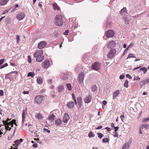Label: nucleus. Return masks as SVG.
I'll return each mask as SVG.
<instances>
[{"label": "nucleus", "mask_w": 149, "mask_h": 149, "mask_svg": "<svg viewBox=\"0 0 149 149\" xmlns=\"http://www.w3.org/2000/svg\"><path fill=\"white\" fill-rule=\"evenodd\" d=\"M127 146V145L125 143L123 146L122 149H125Z\"/></svg>", "instance_id": "nucleus-52"}, {"label": "nucleus", "mask_w": 149, "mask_h": 149, "mask_svg": "<svg viewBox=\"0 0 149 149\" xmlns=\"http://www.w3.org/2000/svg\"><path fill=\"white\" fill-rule=\"evenodd\" d=\"M55 118V116L53 114L49 116H48V120L51 122H53Z\"/></svg>", "instance_id": "nucleus-17"}, {"label": "nucleus", "mask_w": 149, "mask_h": 149, "mask_svg": "<svg viewBox=\"0 0 149 149\" xmlns=\"http://www.w3.org/2000/svg\"><path fill=\"white\" fill-rule=\"evenodd\" d=\"M34 76V73L31 72H29L27 75L28 77L31 76L32 77H33Z\"/></svg>", "instance_id": "nucleus-33"}, {"label": "nucleus", "mask_w": 149, "mask_h": 149, "mask_svg": "<svg viewBox=\"0 0 149 149\" xmlns=\"http://www.w3.org/2000/svg\"><path fill=\"white\" fill-rule=\"evenodd\" d=\"M139 85L141 88H142V87L145 84L144 83V82L142 80L139 83Z\"/></svg>", "instance_id": "nucleus-36"}, {"label": "nucleus", "mask_w": 149, "mask_h": 149, "mask_svg": "<svg viewBox=\"0 0 149 149\" xmlns=\"http://www.w3.org/2000/svg\"><path fill=\"white\" fill-rule=\"evenodd\" d=\"M9 0H0V5L4 6L6 5Z\"/></svg>", "instance_id": "nucleus-19"}, {"label": "nucleus", "mask_w": 149, "mask_h": 149, "mask_svg": "<svg viewBox=\"0 0 149 149\" xmlns=\"http://www.w3.org/2000/svg\"><path fill=\"white\" fill-rule=\"evenodd\" d=\"M149 120V116L147 118H144L143 119L142 122L143 123L146 122Z\"/></svg>", "instance_id": "nucleus-34"}, {"label": "nucleus", "mask_w": 149, "mask_h": 149, "mask_svg": "<svg viewBox=\"0 0 149 149\" xmlns=\"http://www.w3.org/2000/svg\"><path fill=\"white\" fill-rule=\"evenodd\" d=\"M47 82L49 84H50L52 83V80L51 79H49L47 80Z\"/></svg>", "instance_id": "nucleus-64"}, {"label": "nucleus", "mask_w": 149, "mask_h": 149, "mask_svg": "<svg viewBox=\"0 0 149 149\" xmlns=\"http://www.w3.org/2000/svg\"><path fill=\"white\" fill-rule=\"evenodd\" d=\"M142 126L146 129H147L149 127V125L148 124L145 123L143 124Z\"/></svg>", "instance_id": "nucleus-37"}, {"label": "nucleus", "mask_w": 149, "mask_h": 149, "mask_svg": "<svg viewBox=\"0 0 149 149\" xmlns=\"http://www.w3.org/2000/svg\"><path fill=\"white\" fill-rule=\"evenodd\" d=\"M115 45V42L113 41H111L108 44V47L109 48H111L114 47Z\"/></svg>", "instance_id": "nucleus-18"}, {"label": "nucleus", "mask_w": 149, "mask_h": 149, "mask_svg": "<svg viewBox=\"0 0 149 149\" xmlns=\"http://www.w3.org/2000/svg\"><path fill=\"white\" fill-rule=\"evenodd\" d=\"M25 17V14L24 13H21L17 15V17L19 20H21L23 19Z\"/></svg>", "instance_id": "nucleus-10"}, {"label": "nucleus", "mask_w": 149, "mask_h": 149, "mask_svg": "<svg viewBox=\"0 0 149 149\" xmlns=\"http://www.w3.org/2000/svg\"><path fill=\"white\" fill-rule=\"evenodd\" d=\"M66 85L68 90L69 91H71L72 90V86L70 84H66Z\"/></svg>", "instance_id": "nucleus-27"}, {"label": "nucleus", "mask_w": 149, "mask_h": 149, "mask_svg": "<svg viewBox=\"0 0 149 149\" xmlns=\"http://www.w3.org/2000/svg\"><path fill=\"white\" fill-rule=\"evenodd\" d=\"M43 53V52L42 50H39L36 51L34 54V56L35 57H38L42 56Z\"/></svg>", "instance_id": "nucleus-9"}, {"label": "nucleus", "mask_w": 149, "mask_h": 149, "mask_svg": "<svg viewBox=\"0 0 149 149\" xmlns=\"http://www.w3.org/2000/svg\"><path fill=\"white\" fill-rule=\"evenodd\" d=\"M139 70L143 71L144 74H145L147 71V69L145 67L141 68Z\"/></svg>", "instance_id": "nucleus-28"}, {"label": "nucleus", "mask_w": 149, "mask_h": 149, "mask_svg": "<svg viewBox=\"0 0 149 149\" xmlns=\"http://www.w3.org/2000/svg\"><path fill=\"white\" fill-rule=\"evenodd\" d=\"M37 82L40 84H41L43 82V79L42 78L40 77H38L37 79Z\"/></svg>", "instance_id": "nucleus-20"}, {"label": "nucleus", "mask_w": 149, "mask_h": 149, "mask_svg": "<svg viewBox=\"0 0 149 149\" xmlns=\"http://www.w3.org/2000/svg\"><path fill=\"white\" fill-rule=\"evenodd\" d=\"M145 79L146 80L147 83H149V77L147 78H146Z\"/></svg>", "instance_id": "nucleus-54"}, {"label": "nucleus", "mask_w": 149, "mask_h": 149, "mask_svg": "<svg viewBox=\"0 0 149 149\" xmlns=\"http://www.w3.org/2000/svg\"><path fill=\"white\" fill-rule=\"evenodd\" d=\"M16 38L17 40V43H19V41H20V38H19V36L18 35H17L16 36Z\"/></svg>", "instance_id": "nucleus-46"}, {"label": "nucleus", "mask_w": 149, "mask_h": 149, "mask_svg": "<svg viewBox=\"0 0 149 149\" xmlns=\"http://www.w3.org/2000/svg\"><path fill=\"white\" fill-rule=\"evenodd\" d=\"M36 61L40 62L42 61L44 58V57L43 56H41L38 57H36Z\"/></svg>", "instance_id": "nucleus-23"}, {"label": "nucleus", "mask_w": 149, "mask_h": 149, "mask_svg": "<svg viewBox=\"0 0 149 149\" xmlns=\"http://www.w3.org/2000/svg\"><path fill=\"white\" fill-rule=\"evenodd\" d=\"M72 96L76 105L77 104V102L76 101V99L75 98L74 95L73 93H72Z\"/></svg>", "instance_id": "nucleus-32"}, {"label": "nucleus", "mask_w": 149, "mask_h": 149, "mask_svg": "<svg viewBox=\"0 0 149 149\" xmlns=\"http://www.w3.org/2000/svg\"><path fill=\"white\" fill-rule=\"evenodd\" d=\"M50 65L49 61L46 60L44 61L42 64V67L44 69H46L48 68Z\"/></svg>", "instance_id": "nucleus-6"}, {"label": "nucleus", "mask_w": 149, "mask_h": 149, "mask_svg": "<svg viewBox=\"0 0 149 149\" xmlns=\"http://www.w3.org/2000/svg\"><path fill=\"white\" fill-rule=\"evenodd\" d=\"M77 100L78 103H79L82 102L81 98L80 97H77Z\"/></svg>", "instance_id": "nucleus-39"}, {"label": "nucleus", "mask_w": 149, "mask_h": 149, "mask_svg": "<svg viewBox=\"0 0 149 149\" xmlns=\"http://www.w3.org/2000/svg\"><path fill=\"white\" fill-rule=\"evenodd\" d=\"M102 127V125H100L98 126L96 128V129H101Z\"/></svg>", "instance_id": "nucleus-59"}, {"label": "nucleus", "mask_w": 149, "mask_h": 149, "mask_svg": "<svg viewBox=\"0 0 149 149\" xmlns=\"http://www.w3.org/2000/svg\"><path fill=\"white\" fill-rule=\"evenodd\" d=\"M97 134L98 135V137L100 139H101L103 136V134L100 133H97Z\"/></svg>", "instance_id": "nucleus-40"}, {"label": "nucleus", "mask_w": 149, "mask_h": 149, "mask_svg": "<svg viewBox=\"0 0 149 149\" xmlns=\"http://www.w3.org/2000/svg\"><path fill=\"white\" fill-rule=\"evenodd\" d=\"M100 65L99 63L95 62L93 63L92 66L91 68L95 70H98L100 68Z\"/></svg>", "instance_id": "nucleus-2"}, {"label": "nucleus", "mask_w": 149, "mask_h": 149, "mask_svg": "<svg viewBox=\"0 0 149 149\" xmlns=\"http://www.w3.org/2000/svg\"><path fill=\"white\" fill-rule=\"evenodd\" d=\"M131 57H133L135 58L136 57L133 56V54H130L128 56V57L127 58V59L128 58H130Z\"/></svg>", "instance_id": "nucleus-44"}, {"label": "nucleus", "mask_w": 149, "mask_h": 149, "mask_svg": "<svg viewBox=\"0 0 149 149\" xmlns=\"http://www.w3.org/2000/svg\"><path fill=\"white\" fill-rule=\"evenodd\" d=\"M120 91L119 90H117L114 91L113 93V99L119 94Z\"/></svg>", "instance_id": "nucleus-15"}, {"label": "nucleus", "mask_w": 149, "mask_h": 149, "mask_svg": "<svg viewBox=\"0 0 149 149\" xmlns=\"http://www.w3.org/2000/svg\"><path fill=\"white\" fill-rule=\"evenodd\" d=\"M67 106L69 109H72L74 106V104L73 102L72 101H70L67 104Z\"/></svg>", "instance_id": "nucleus-13"}, {"label": "nucleus", "mask_w": 149, "mask_h": 149, "mask_svg": "<svg viewBox=\"0 0 149 149\" xmlns=\"http://www.w3.org/2000/svg\"><path fill=\"white\" fill-rule=\"evenodd\" d=\"M140 79V78L138 76H137L136 77H134L133 79V81H136V80H139Z\"/></svg>", "instance_id": "nucleus-41"}, {"label": "nucleus", "mask_w": 149, "mask_h": 149, "mask_svg": "<svg viewBox=\"0 0 149 149\" xmlns=\"http://www.w3.org/2000/svg\"><path fill=\"white\" fill-rule=\"evenodd\" d=\"M91 100V95L87 96L84 99V101L85 103H88L90 102Z\"/></svg>", "instance_id": "nucleus-12"}, {"label": "nucleus", "mask_w": 149, "mask_h": 149, "mask_svg": "<svg viewBox=\"0 0 149 149\" xmlns=\"http://www.w3.org/2000/svg\"><path fill=\"white\" fill-rule=\"evenodd\" d=\"M128 81L127 80H126L124 84V86L127 88L129 87L128 85Z\"/></svg>", "instance_id": "nucleus-30"}, {"label": "nucleus", "mask_w": 149, "mask_h": 149, "mask_svg": "<svg viewBox=\"0 0 149 149\" xmlns=\"http://www.w3.org/2000/svg\"><path fill=\"white\" fill-rule=\"evenodd\" d=\"M26 111L24 110L22 114V118H25Z\"/></svg>", "instance_id": "nucleus-38"}, {"label": "nucleus", "mask_w": 149, "mask_h": 149, "mask_svg": "<svg viewBox=\"0 0 149 149\" xmlns=\"http://www.w3.org/2000/svg\"><path fill=\"white\" fill-rule=\"evenodd\" d=\"M125 75H121L120 76L119 78L120 79H123L125 77Z\"/></svg>", "instance_id": "nucleus-49"}, {"label": "nucleus", "mask_w": 149, "mask_h": 149, "mask_svg": "<svg viewBox=\"0 0 149 149\" xmlns=\"http://www.w3.org/2000/svg\"><path fill=\"white\" fill-rule=\"evenodd\" d=\"M52 6L54 10H59L60 8L56 3H53Z\"/></svg>", "instance_id": "nucleus-22"}, {"label": "nucleus", "mask_w": 149, "mask_h": 149, "mask_svg": "<svg viewBox=\"0 0 149 149\" xmlns=\"http://www.w3.org/2000/svg\"><path fill=\"white\" fill-rule=\"evenodd\" d=\"M88 136L91 138V137H94L95 136V134L92 132H90L88 134Z\"/></svg>", "instance_id": "nucleus-31"}, {"label": "nucleus", "mask_w": 149, "mask_h": 149, "mask_svg": "<svg viewBox=\"0 0 149 149\" xmlns=\"http://www.w3.org/2000/svg\"><path fill=\"white\" fill-rule=\"evenodd\" d=\"M3 95V92L2 90H0V95L2 96Z\"/></svg>", "instance_id": "nucleus-53"}, {"label": "nucleus", "mask_w": 149, "mask_h": 149, "mask_svg": "<svg viewBox=\"0 0 149 149\" xmlns=\"http://www.w3.org/2000/svg\"><path fill=\"white\" fill-rule=\"evenodd\" d=\"M36 118L38 120H42L43 118L42 114L40 113H38L35 115Z\"/></svg>", "instance_id": "nucleus-14"}, {"label": "nucleus", "mask_w": 149, "mask_h": 149, "mask_svg": "<svg viewBox=\"0 0 149 149\" xmlns=\"http://www.w3.org/2000/svg\"><path fill=\"white\" fill-rule=\"evenodd\" d=\"M43 130L44 131H46L48 133H49L50 132V131L46 128H44Z\"/></svg>", "instance_id": "nucleus-51"}, {"label": "nucleus", "mask_w": 149, "mask_h": 149, "mask_svg": "<svg viewBox=\"0 0 149 149\" xmlns=\"http://www.w3.org/2000/svg\"><path fill=\"white\" fill-rule=\"evenodd\" d=\"M63 17L62 15H58L56 16L55 18V24L56 25L61 26L63 25Z\"/></svg>", "instance_id": "nucleus-1"}, {"label": "nucleus", "mask_w": 149, "mask_h": 149, "mask_svg": "<svg viewBox=\"0 0 149 149\" xmlns=\"http://www.w3.org/2000/svg\"><path fill=\"white\" fill-rule=\"evenodd\" d=\"M126 76L127 78L129 79H131L132 78V77H131V76L129 74H126Z\"/></svg>", "instance_id": "nucleus-48"}, {"label": "nucleus", "mask_w": 149, "mask_h": 149, "mask_svg": "<svg viewBox=\"0 0 149 149\" xmlns=\"http://www.w3.org/2000/svg\"><path fill=\"white\" fill-rule=\"evenodd\" d=\"M114 131L115 132H116L117 130L118 129L119 127H114Z\"/></svg>", "instance_id": "nucleus-55"}, {"label": "nucleus", "mask_w": 149, "mask_h": 149, "mask_svg": "<svg viewBox=\"0 0 149 149\" xmlns=\"http://www.w3.org/2000/svg\"><path fill=\"white\" fill-rule=\"evenodd\" d=\"M102 104L104 105H105L107 103V102L105 100L103 101L102 102Z\"/></svg>", "instance_id": "nucleus-61"}, {"label": "nucleus", "mask_w": 149, "mask_h": 149, "mask_svg": "<svg viewBox=\"0 0 149 149\" xmlns=\"http://www.w3.org/2000/svg\"><path fill=\"white\" fill-rule=\"evenodd\" d=\"M57 89L58 92L59 93H61L64 91V87L63 85H60L58 86Z\"/></svg>", "instance_id": "nucleus-16"}, {"label": "nucleus", "mask_w": 149, "mask_h": 149, "mask_svg": "<svg viewBox=\"0 0 149 149\" xmlns=\"http://www.w3.org/2000/svg\"><path fill=\"white\" fill-rule=\"evenodd\" d=\"M109 141V139L107 138H104L103 139L102 142L103 143L107 142Z\"/></svg>", "instance_id": "nucleus-42"}, {"label": "nucleus", "mask_w": 149, "mask_h": 149, "mask_svg": "<svg viewBox=\"0 0 149 149\" xmlns=\"http://www.w3.org/2000/svg\"><path fill=\"white\" fill-rule=\"evenodd\" d=\"M116 50L115 49H113L110 50L107 54V57L109 58H113L115 55Z\"/></svg>", "instance_id": "nucleus-3"}, {"label": "nucleus", "mask_w": 149, "mask_h": 149, "mask_svg": "<svg viewBox=\"0 0 149 149\" xmlns=\"http://www.w3.org/2000/svg\"><path fill=\"white\" fill-rule=\"evenodd\" d=\"M28 61L29 63H31V56H28Z\"/></svg>", "instance_id": "nucleus-47"}, {"label": "nucleus", "mask_w": 149, "mask_h": 149, "mask_svg": "<svg viewBox=\"0 0 149 149\" xmlns=\"http://www.w3.org/2000/svg\"><path fill=\"white\" fill-rule=\"evenodd\" d=\"M8 64L7 63H6L5 64H4L3 65H2L1 66L0 68V69H2L6 66H8Z\"/></svg>", "instance_id": "nucleus-45"}, {"label": "nucleus", "mask_w": 149, "mask_h": 149, "mask_svg": "<svg viewBox=\"0 0 149 149\" xmlns=\"http://www.w3.org/2000/svg\"><path fill=\"white\" fill-rule=\"evenodd\" d=\"M23 139H20L19 140H16L15 142V144H14L13 145L16 146H17L20 144L23 141Z\"/></svg>", "instance_id": "nucleus-21"}, {"label": "nucleus", "mask_w": 149, "mask_h": 149, "mask_svg": "<svg viewBox=\"0 0 149 149\" xmlns=\"http://www.w3.org/2000/svg\"><path fill=\"white\" fill-rule=\"evenodd\" d=\"M43 96L42 95H38L35 98V102L38 104H40L42 103Z\"/></svg>", "instance_id": "nucleus-4"}, {"label": "nucleus", "mask_w": 149, "mask_h": 149, "mask_svg": "<svg viewBox=\"0 0 149 149\" xmlns=\"http://www.w3.org/2000/svg\"><path fill=\"white\" fill-rule=\"evenodd\" d=\"M133 45V43H131L130 45H129L128 46V47H127V48H128V49H129V48L130 47L132 46Z\"/></svg>", "instance_id": "nucleus-58"}, {"label": "nucleus", "mask_w": 149, "mask_h": 149, "mask_svg": "<svg viewBox=\"0 0 149 149\" xmlns=\"http://www.w3.org/2000/svg\"><path fill=\"white\" fill-rule=\"evenodd\" d=\"M8 11H9V10H5L2 13V14L4 15V14H6V13H8Z\"/></svg>", "instance_id": "nucleus-57"}, {"label": "nucleus", "mask_w": 149, "mask_h": 149, "mask_svg": "<svg viewBox=\"0 0 149 149\" xmlns=\"http://www.w3.org/2000/svg\"><path fill=\"white\" fill-rule=\"evenodd\" d=\"M13 60H10V63L11 65L13 66H15L16 65L15 63L14 62H13Z\"/></svg>", "instance_id": "nucleus-43"}, {"label": "nucleus", "mask_w": 149, "mask_h": 149, "mask_svg": "<svg viewBox=\"0 0 149 149\" xmlns=\"http://www.w3.org/2000/svg\"><path fill=\"white\" fill-rule=\"evenodd\" d=\"M127 10L125 8H124L120 11V13L122 15H125L126 13H127L126 12Z\"/></svg>", "instance_id": "nucleus-24"}, {"label": "nucleus", "mask_w": 149, "mask_h": 149, "mask_svg": "<svg viewBox=\"0 0 149 149\" xmlns=\"http://www.w3.org/2000/svg\"><path fill=\"white\" fill-rule=\"evenodd\" d=\"M55 123L58 126L60 125L61 124V120L59 119H57L55 121Z\"/></svg>", "instance_id": "nucleus-26"}, {"label": "nucleus", "mask_w": 149, "mask_h": 149, "mask_svg": "<svg viewBox=\"0 0 149 149\" xmlns=\"http://www.w3.org/2000/svg\"><path fill=\"white\" fill-rule=\"evenodd\" d=\"M4 61V59H2L0 60V65H1L3 63Z\"/></svg>", "instance_id": "nucleus-56"}, {"label": "nucleus", "mask_w": 149, "mask_h": 149, "mask_svg": "<svg viewBox=\"0 0 149 149\" xmlns=\"http://www.w3.org/2000/svg\"><path fill=\"white\" fill-rule=\"evenodd\" d=\"M10 73H14L15 74H17L18 73V72L16 71H12Z\"/></svg>", "instance_id": "nucleus-62"}, {"label": "nucleus", "mask_w": 149, "mask_h": 149, "mask_svg": "<svg viewBox=\"0 0 149 149\" xmlns=\"http://www.w3.org/2000/svg\"><path fill=\"white\" fill-rule=\"evenodd\" d=\"M69 32V31L68 30H67L65 31V32L64 33V34L65 35H67L68 34V33Z\"/></svg>", "instance_id": "nucleus-60"}, {"label": "nucleus", "mask_w": 149, "mask_h": 149, "mask_svg": "<svg viewBox=\"0 0 149 149\" xmlns=\"http://www.w3.org/2000/svg\"><path fill=\"white\" fill-rule=\"evenodd\" d=\"M63 78L64 79L66 80L68 77V76L67 73H65L63 76Z\"/></svg>", "instance_id": "nucleus-35"}, {"label": "nucleus", "mask_w": 149, "mask_h": 149, "mask_svg": "<svg viewBox=\"0 0 149 149\" xmlns=\"http://www.w3.org/2000/svg\"><path fill=\"white\" fill-rule=\"evenodd\" d=\"M69 119V117L67 113H65L63 117V121L64 123H66Z\"/></svg>", "instance_id": "nucleus-11"}, {"label": "nucleus", "mask_w": 149, "mask_h": 149, "mask_svg": "<svg viewBox=\"0 0 149 149\" xmlns=\"http://www.w3.org/2000/svg\"><path fill=\"white\" fill-rule=\"evenodd\" d=\"M97 88V87L96 85H93L91 87L92 91L93 92H95Z\"/></svg>", "instance_id": "nucleus-29"}, {"label": "nucleus", "mask_w": 149, "mask_h": 149, "mask_svg": "<svg viewBox=\"0 0 149 149\" xmlns=\"http://www.w3.org/2000/svg\"><path fill=\"white\" fill-rule=\"evenodd\" d=\"M32 146L35 148H37L38 147V144L36 143H35Z\"/></svg>", "instance_id": "nucleus-50"}, {"label": "nucleus", "mask_w": 149, "mask_h": 149, "mask_svg": "<svg viewBox=\"0 0 149 149\" xmlns=\"http://www.w3.org/2000/svg\"><path fill=\"white\" fill-rule=\"evenodd\" d=\"M114 33L113 30H108L106 33L107 36L108 38L111 37L114 35Z\"/></svg>", "instance_id": "nucleus-8"}, {"label": "nucleus", "mask_w": 149, "mask_h": 149, "mask_svg": "<svg viewBox=\"0 0 149 149\" xmlns=\"http://www.w3.org/2000/svg\"><path fill=\"white\" fill-rule=\"evenodd\" d=\"M12 122L11 121L9 123L8 122L6 123V129H7L8 128H9V129H6V130H10L11 129V128H10L9 127V125H10L12 123Z\"/></svg>", "instance_id": "nucleus-25"}, {"label": "nucleus", "mask_w": 149, "mask_h": 149, "mask_svg": "<svg viewBox=\"0 0 149 149\" xmlns=\"http://www.w3.org/2000/svg\"><path fill=\"white\" fill-rule=\"evenodd\" d=\"M105 129L107 130L108 131H110L111 130L110 128H109L108 127H106L105 128Z\"/></svg>", "instance_id": "nucleus-63"}, {"label": "nucleus", "mask_w": 149, "mask_h": 149, "mask_svg": "<svg viewBox=\"0 0 149 149\" xmlns=\"http://www.w3.org/2000/svg\"><path fill=\"white\" fill-rule=\"evenodd\" d=\"M47 43L45 41L40 42L38 44V47L39 49H41L47 45Z\"/></svg>", "instance_id": "nucleus-7"}, {"label": "nucleus", "mask_w": 149, "mask_h": 149, "mask_svg": "<svg viewBox=\"0 0 149 149\" xmlns=\"http://www.w3.org/2000/svg\"><path fill=\"white\" fill-rule=\"evenodd\" d=\"M84 74L83 72L80 73L78 77V81L79 84H81L83 81Z\"/></svg>", "instance_id": "nucleus-5"}]
</instances>
